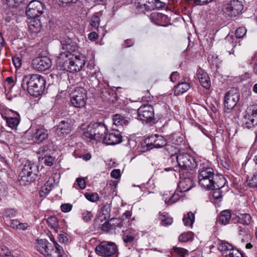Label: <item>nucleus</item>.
<instances>
[{
    "label": "nucleus",
    "mask_w": 257,
    "mask_h": 257,
    "mask_svg": "<svg viewBox=\"0 0 257 257\" xmlns=\"http://www.w3.org/2000/svg\"><path fill=\"white\" fill-rule=\"evenodd\" d=\"M178 155H171L170 156V158L168 159V163H171L172 165V168L173 169V170L175 171V166H178Z\"/></svg>",
    "instance_id": "nucleus-44"
},
{
    "label": "nucleus",
    "mask_w": 257,
    "mask_h": 257,
    "mask_svg": "<svg viewBox=\"0 0 257 257\" xmlns=\"http://www.w3.org/2000/svg\"><path fill=\"white\" fill-rule=\"evenodd\" d=\"M62 45L63 49L66 50V52L61 53L59 56V59L64 60L63 64H74V62L73 61V55L71 53V52L74 51L75 47L71 45L72 41L70 39H68L65 41H62Z\"/></svg>",
    "instance_id": "nucleus-13"
},
{
    "label": "nucleus",
    "mask_w": 257,
    "mask_h": 257,
    "mask_svg": "<svg viewBox=\"0 0 257 257\" xmlns=\"http://www.w3.org/2000/svg\"><path fill=\"white\" fill-rule=\"evenodd\" d=\"M101 210L105 218H109L110 217V213L111 211V207L110 204H106L104 205L102 208Z\"/></svg>",
    "instance_id": "nucleus-47"
},
{
    "label": "nucleus",
    "mask_w": 257,
    "mask_h": 257,
    "mask_svg": "<svg viewBox=\"0 0 257 257\" xmlns=\"http://www.w3.org/2000/svg\"><path fill=\"white\" fill-rule=\"evenodd\" d=\"M208 61L210 64H219L222 62L219 56L214 53L208 55Z\"/></svg>",
    "instance_id": "nucleus-36"
},
{
    "label": "nucleus",
    "mask_w": 257,
    "mask_h": 257,
    "mask_svg": "<svg viewBox=\"0 0 257 257\" xmlns=\"http://www.w3.org/2000/svg\"><path fill=\"white\" fill-rule=\"evenodd\" d=\"M251 217L249 214H241L238 216V222L243 225H248L250 223Z\"/></svg>",
    "instance_id": "nucleus-33"
},
{
    "label": "nucleus",
    "mask_w": 257,
    "mask_h": 257,
    "mask_svg": "<svg viewBox=\"0 0 257 257\" xmlns=\"http://www.w3.org/2000/svg\"><path fill=\"white\" fill-rule=\"evenodd\" d=\"M87 99L86 90L82 87H77L72 93L70 102L73 107L82 108L85 106Z\"/></svg>",
    "instance_id": "nucleus-7"
},
{
    "label": "nucleus",
    "mask_w": 257,
    "mask_h": 257,
    "mask_svg": "<svg viewBox=\"0 0 257 257\" xmlns=\"http://www.w3.org/2000/svg\"><path fill=\"white\" fill-rule=\"evenodd\" d=\"M17 213V210L14 209H7L5 210V216L6 217L12 218L16 215Z\"/></svg>",
    "instance_id": "nucleus-54"
},
{
    "label": "nucleus",
    "mask_w": 257,
    "mask_h": 257,
    "mask_svg": "<svg viewBox=\"0 0 257 257\" xmlns=\"http://www.w3.org/2000/svg\"><path fill=\"white\" fill-rule=\"evenodd\" d=\"M210 190H213L212 196L216 200L221 199L223 196V193L228 190V186L224 185L222 186H218L215 184L214 187H213Z\"/></svg>",
    "instance_id": "nucleus-24"
},
{
    "label": "nucleus",
    "mask_w": 257,
    "mask_h": 257,
    "mask_svg": "<svg viewBox=\"0 0 257 257\" xmlns=\"http://www.w3.org/2000/svg\"><path fill=\"white\" fill-rule=\"evenodd\" d=\"M190 88L189 83L186 82H179L174 87V94L175 95H180L186 92Z\"/></svg>",
    "instance_id": "nucleus-25"
},
{
    "label": "nucleus",
    "mask_w": 257,
    "mask_h": 257,
    "mask_svg": "<svg viewBox=\"0 0 257 257\" xmlns=\"http://www.w3.org/2000/svg\"><path fill=\"white\" fill-rule=\"evenodd\" d=\"M178 166H175V171L192 174L195 171L197 163L195 159L188 154L180 153L178 158Z\"/></svg>",
    "instance_id": "nucleus-4"
},
{
    "label": "nucleus",
    "mask_w": 257,
    "mask_h": 257,
    "mask_svg": "<svg viewBox=\"0 0 257 257\" xmlns=\"http://www.w3.org/2000/svg\"><path fill=\"white\" fill-rule=\"evenodd\" d=\"M48 137V130L43 128L37 130L33 135V139L35 142L39 144L47 139Z\"/></svg>",
    "instance_id": "nucleus-22"
},
{
    "label": "nucleus",
    "mask_w": 257,
    "mask_h": 257,
    "mask_svg": "<svg viewBox=\"0 0 257 257\" xmlns=\"http://www.w3.org/2000/svg\"><path fill=\"white\" fill-rule=\"evenodd\" d=\"M147 145L150 149L161 148L166 145L167 141L162 136L155 135L152 136L148 139Z\"/></svg>",
    "instance_id": "nucleus-16"
},
{
    "label": "nucleus",
    "mask_w": 257,
    "mask_h": 257,
    "mask_svg": "<svg viewBox=\"0 0 257 257\" xmlns=\"http://www.w3.org/2000/svg\"><path fill=\"white\" fill-rule=\"evenodd\" d=\"M124 222L121 219L111 218L108 221V224L111 227V229H115L116 227L121 228L124 226Z\"/></svg>",
    "instance_id": "nucleus-32"
},
{
    "label": "nucleus",
    "mask_w": 257,
    "mask_h": 257,
    "mask_svg": "<svg viewBox=\"0 0 257 257\" xmlns=\"http://www.w3.org/2000/svg\"><path fill=\"white\" fill-rule=\"evenodd\" d=\"M173 250L175 253L180 257H185L186 255H188L189 254L188 250L184 248L174 246Z\"/></svg>",
    "instance_id": "nucleus-41"
},
{
    "label": "nucleus",
    "mask_w": 257,
    "mask_h": 257,
    "mask_svg": "<svg viewBox=\"0 0 257 257\" xmlns=\"http://www.w3.org/2000/svg\"><path fill=\"white\" fill-rule=\"evenodd\" d=\"M248 185L251 188H257V173L248 180Z\"/></svg>",
    "instance_id": "nucleus-50"
},
{
    "label": "nucleus",
    "mask_w": 257,
    "mask_h": 257,
    "mask_svg": "<svg viewBox=\"0 0 257 257\" xmlns=\"http://www.w3.org/2000/svg\"><path fill=\"white\" fill-rule=\"evenodd\" d=\"M77 184L81 189L85 188L86 183L84 179L79 178L76 179Z\"/></svg>",
    "instance_id": "nucleus-59"
},
{
    "label": "nucleus",
    "mask_w": 257,
    "mask_h": 257,
    "mask_svg": "<svg viewBox=\"0 0 257 257\" xmlns=\"http://www.w3.org/2000/svg\"><path fill=\"white\" fill-rule=\"evenodd\" d=\"M47 222L53 228H56L58 225V220L55 216L49 217L47 219Z\"/></svg>",
    "instance_id": "nucleus-48"
},
{
    "label": "nucleus",
    "mask_w": 257,
    "mask_h": 257,
    "mask_svg": "<svg viewBox=\"0 0 257 257\" xmlns=\"http://www.w3.org/2000/svg\"><path fill=\"white\" fill-rule=\"evenodd\" d=\"M52 187L51 186H48L47 184H44L41 188L40 191V195L41 197H44L48 194L52 190Z\"/></svg>",
    "instance_id": "nucleus-46"
},
{
    "label": "nucleus",
    "mask_w": 257,
    "mask_h": 257,
    "mask_svg": "<svg viewBox=\"0 0 257 257\" xmlns=\"http://www.w3.org/2000/svg\"><path fill=\"white\" fill-rule=\"evenodd\" d=\"M238 234L242 242H247L250 239V234L247 233L244 228H239Z\"/></svg>",
    "instance_id": "nucleus-35"
},
{
    "label": "nucleus",
    "mask_w": 257,
    "mask_h": 257,
    "mask_svg": "<svg viewBox=\"0 0 257 257\" xmlns=\"http://www.w3.org/2000/svg\"><path fill=\"white\" fill-rule=\"evenodd\" d=\"M197 76L202 86L206 89H209L211 82L208 74L203 69L199 68L197 71Z\"/></svg>",
    "instance_id": "nucleus-20"
},
{
    "label": "nucleus",
    "mask_w": 257,
    "mask_h": 257,
    "mask_svg": "<svg viewBox=\"0 0 257 257\" xmlns=\"http://www.w3.org/2000/svg\"><path fill=\"white\" fill-rule=\"evenodd\" d=\"M245 112L253 117L257 118V104L250 106Z\"/></svg>",
    "instance_id": "nucleus-43"
},
{
    "label": "nucleus",
    "mask_w": 257,
    "mask_h": 257,
    "mask_svg": "<svg viewBox=\"0 0 257 257\" xmlns=\"http://www.w3.org/2000/svg\"><path fill=\"white\" fill-rule=\"evenodd\" d=\"M165 4L159 0H138L137 9L138 11L145 13L146 11L161 9Z\"/></svg>",
    "instance_id": "nucleus-10"
},
{
    "label": "nucleus",
    "mask_w": 257,
    "mask_h": 257,
    "mask_svg": "<svg viewBox=\"0 0 257 257\" xmlns=\"http://www.w3.org/2000/svg\"><path fill=\"white\" fill-rule=\"evenodd\" d=\"M163 17H165V16L159 13H152L151 16V19L155 23H158Z\"/></svg>",
    "instance_id": "nucleus-51"
},
{
    "label": "nucleus",
    "mask_w": 257,
    "mask_h": 257,
    "mask_svg": "<svg viewBox=\"0 0 257 257\" xmlns=\"http://www.w3.org/2000/svg\"><path fill=\"white\" fill-rule=\"evenodd\" d=\"M19 221L18 219H12L10 220L9 226L15 229H17Z\"/></svg>",
    "instance_id": "nucleus-60"
},
{
    "label": "nucleus",
    "mask_w": 257,
    "mask_h": 257,
    "mask_svg": "<svg viewBox=\"0 0 257 257\" xmlns=\"http://www.w3.org/2000/svg\"><path fill=\"white\" fill-rule=\"evenodd\" d=\"M165 147L166 150L170 156L171 155H177L179 154H178L179 149L176 146L166 143V145Z\"/></svg>",
    "instance_id": "nucleus-39"
},
{
    "label": "nucleus",
    "mask_w": 257,
    "mask_h": 257,
    "mask_svg": "<svg viewBox=\"0 0 257 257\" xmlns=\"http://www.w3.org/2000/svg\"><path fill=\"white\" fill-rule=\"evenodd\" d=\"M137 113L138 119L147 123L151 122L155 119L154 108L148 103L141 105Z\"/></svg>",
    "instance_id": "nucleus-12"
},
{
    "label": "nucleus",
    "mask_w": 257,
    "mask_h": 257,
    "mask_svg": "<svg viewBox=\"0 0 257 257\" xmlns=\"http://www.w3.org/2000/svg\"><path fill=\"white\" fill-rule=\"evenodd\" d=\"M100 19L98 13H95L92 16L90 24L96 29H98L100 24Z\"/></svg>",
    "instance_id": "nucleus-37"
},
{
    "label": "nucleus",
    "mask_w": 257,
    "mask_h": 257,
    "mask_svg": "<svg viewBox=\"0 0 257 257\" xmlns=\"http://www.w3.org/2000/svg\"><path fill=\"white\" fill-rule=\"evenodd\" d=\"M72 131L71 123L68 120H62L57 126L56 129V134L60 137H65Z\"/></svg>",
    "instance_id": "nucleus-18"
},
{
    "label": "nucleus",
    "mask_w": 257,
    "mask_h": 257,
    "mask_svg": "<svg viewBox=\"0 0 257 257\" xmlns=\"http://www.w3.org/2000/svg\"><path fill=\"white\" fill-rule=\"evenodd\" d=\"M37 250L45 257H62L63 248L57 242L54 241V247L46 239L36 240Z\"/></svg>",
    "instance_id": "nucleus-3"
},
{
    "label": "nucleus",
    "mask_w": 257,
    "mask_h": 257,
    "mask_svg": "<svg viewBox=\"0 0 257 257\" xmlns=\"http://www.w3.org/2000/svg\"><path fill=\"white\" fill-rule=\"evenodd\" d=\"M239 95L230 90L227 92L224 96V105L225 110L229 113L230 111L236 106L239 100Z\"/></svg>",
    "instance_id": "nucleus-15"
},
{
    "label": "nucleus",
    "mask_w": 257,
    "mask_h": 257,
    "mask_svg": "<svg viewBox=\"0 0 257 257\" xmlns=\"http://www.w3.org/2000/svg\"><path fill=\"white\" fill-rule=\"evenodd\" d=\"M41 23L39 20L37 18L33 19V20L30 22V30L34 33H38L40 31L41 29Z\"/></svg>",
    "instance_id": "nucleus-30"
},
{
    "label": "nucleus",
    "mask_w": 257,
    "mask_h": 257,
    "mask_svg": "<svg viewBox=\"0 0 257 257\" xmlns=\"http://www.w3.org/2000/svg\"><path fill=\"white\" fill-rule=\"evenodd\" d=\"M171 143L175 146L180 145L183 141V138L178 134H173L169 137Z\"/></svg>",
    "instance_id": "nucleus-38"
},
{
    "label": "nucleus",
    "mask_w": 257,
    "mask_h": 257,
    "mask_svg": "<svg viewBox=\"0 0 257 257\" xmlns=\"http://www.w3.org/2000/svg\"><path fill=\"white\" fill-rule=\"evenodd\" d=\"M199 184L207 190L214 187L215 184L222 186L226 183V180L221 174H215L212 168L202 167L199 169L198 175Z\"/></svg>",
    "instance_id": "nucleus-1"
},
{
    "label": "nucleus",
    "mask_w": 257,
    "mask_h": 257,
    "mask_svg": "<svg viewBox=\"0 0 257 257\" xmlns=\"http://www.w3.org/2000/svg\"><path fill=\"white\" fill-rule=\"evenodd\" d=\"M72 208V205L69 203H64L61 205V211L67 213L70 212Z\"/></svg>",
    "instance_id": "nucleus-55"
},
{
    "label": "nucleus",
    "mask_w": 257,
    "mask_h": 257,
    "mask_svg": "<svg viewBox=\"0 0 257 257\" xmlns=\"http://www.w3.org/2000/svg\"><path fill=\"white\" fill-rule=\"evenodd\" d=\"M102 142L107 145H114L121 142V136L118 131L106 133L103 137Z\"/></svg>",
    "instance_id": "nucleus-17"
},
{
    "label": "nucleus",
    "mask_w": 257,
    "mask_h": 257,
    "mask_svg": "<svg viewBox=\"0 0 257 257\" xmlns=\"http://www.w3.org/2000/svg\"><path fill=\"white\" fill-rule=\"evenodd\" d=\"M180 196L178 193L175 192L171 197L168 200H165V203L168 205L172 204L176 202L180 199Z\"/></svg>",
    "instance_id": "nucleus-45"
},
{
    "label": "nucleus",
    "mask_w": 257,
    "mask_h": 257,
    "mask_svg": "<svg viewBox=\"0 0 257 257\" xmlns=\"http://www.w3.org/2000/svg\"><path fill=\"white\" fill-rule=\"evenodd\" d=\"M51 63V60L49 57L40 56L34 58L32 64H50Z\"/></svg>",
    "instance_id": "nucleus-31"
},
{
    "label": "nucleus",
    "mask_w": 257,
    "mask_h": 257,
    "mask_svg": "<svg viewBox=\"0 0 257 257\" xmlns=\"http://www.w3.org/2000/svg\"><path fill=\"white\" fill-rule=\"evenodd\" d=\"M218 249L224 257H244L241 252L233 247L232 244L224 241L219 242Z\"/></svg>",
    "instance_id": "nucleus-14"
},
{
    "label": "nucleus",
    "mask_w": 257,
    "mask_h": 257,
    "mask_svg": "<svg viewBox=\"0 0 257 257\" xmlns=\"http://www.w3.org/2000/svg\"><path fill=\"white\" fill-rule=\"evenodd\" d=\"M14 116H3V118L6 120L7 125L11 129L16 130L18 125L20 122V116L17 112H15Z\"/></svg>",
    "instance_id": "nucleus-21"
},
{
    "label": "nucleus",
    "mask_w": 257,
    "mask_h": 257,
    "mask_svg": "<svg viewBox=\"0 0 257 257\" xmlns=\"http://www.w3.org/2000/svg\"><path fill=\"white\" fill-rule=\"evenodd\" d=\"M135 236L133 235L124 234L123 240L126 243H131L134 240Z\"/></svg>",
    "instance_id": "nucleus-58"
},
{
    "label": "nucleus",
    "mask_w": 257,
    "mask_h": 257,
    "mask_svg": "<svg viewBox=\"0 0 257 257\" xmlns=\"http://www.w3.org/2000/svg\"><path fill=\"white\" fill-rule=\"evenodd\" d=\"M113 124L117 126H124L129 123V120L124 116L118 114L113 115L112 118Z\"/></svg>",
    "instance_id": "nucleus-26"
},
{
    "label": "nucleus",
    "mask_w": 257,
    "mask_h": 257,
    "mask_svg": "<svg viewBox=\"0 0 257 257\" xmlns=\"http://www.w3.org/2000/svg\"><path fill=\"white\" fill-rule=\"evenodd\" d=\"M45 84V80L43 77L40 75L33 74L31 76H24L22 86L24 88L26 86L28 92L31 95L37 97L44 91Z\"/></svg>",
    "instance_id": "nucleus-2"
},
{
    "label": "nucleus",
    "mask_w": 257,
    "mask_h": 257,
    "mask_svg": "<svg viewBox=\"0 0 257 257\" xmlns=\"http://www.w3.org/2000/svg\"><path fill=\"white\" fill-rule=\"evenodd\" d=\"M161 219L162 224L164 226L171 225L173 222V218L170 217H165V216H162Z\"/></svg>",
    "instance_id": "nucleus-57"
},
{
    "label": "nucleus",
    "mask_w": 257,
    "mask_h": 257,
    "mask_svg": "<svg viewBox=\"0 0 257 257\" xmlns=\"http://www.w3.org/2000/svg\"><path fill=\"white\" fill-rule=\"evenodd\" d=\"M107 130L105 125L102 122H91L86 129L84 130L83 137L84 139H89V141H100L105 135Z\"/></svg>",
    "instance_id": "nucleus-5"
},
{
    "label": "nucleus",
    "mask_w": 257,
    "mask_h": 257,
    "mask_svg": "<svg viewBox=\"0 0 257 257\" xmlns=\"http://www.w3.org/2000/svg\"><path fill=\"white\" fill-rule=\"evenodd\" d=\"M85 196L87 200L91 202H95L99 199L98 195L96 193H93L92 194L86 193L85 194Z\"/></svg>",
    "instance_id": "nucleus-49"
},
{
    "label": "nucleus",
    "mask_w": 257,
    "mask_h": 257,
    "mask_svg": "<svg viewBox=\"0 0 257 257\" xmlns=\"http://www.w3.org/2000/svg\"><path fill=\"white\" fill-rule=\"evenodd\" d=\"M194 233L191 231L181 234L179 237V240L181 242H185L193 240Z\"/></svg>",
    "instance_id": "nucleus-34"
},
{
    "label": "nucleus",
    "mask_w": 257,
    "mask_h": 257,
    "mask_svg": "<svg viewBox=\"0 0 257 257\" xmlns=\"http://www.w3.org/2000/svg\"><path fill=\"white\" fill-rule=\"evenodd\" d=\"M29 225L27 223L19 222L17 229L25 230L29 228Z\"/></svg>",
    "instance_id": "nucleus-62"
},
{
    "label": "nucleus",
    "mask_w": 257,
    "mask_h": 257,
    "mask_svg": "<svg viewBox=\"0 0 257 257\" xmlns=\"http://www.w3.org/2000/svg\"><path fill=\"white\" fill-rule=\"evenodd\" d=\"M194 181L190 176L182 178L179 181L178 187L180 192H185L190 190L194 186Z\"/></svg>",
    "instance_id": "nucleus-19"
},
{
    "label": "nucleus",
    "mask_w": 257,
    "mask_h": 257,
    "mask_svg": "<svg viewBox=\"0 0 257 257\" xmlns=\"http://www.w3.org/2000/svg\"><path fill=\"white\" fill-rule=\"evenodd\" d=\"M211 0H194V3L196 5H206L210 3Z\"/></svg>",
    "instance_id": "nucleus-63"
},
{
    "label": "nucleus",
    "mask_w": 257,
    "mask_h": 257,
    "mask_svg": "<svg viewBox=\"0 0 257 257\" xmlns=\"http://www.w3.org/2000/svg\"><path fill=\"white\" fill-rule=\"evenodd\" d=\"M243 9L242 3L238 0H230L224 4L223 15L226 18L236 17L239 15Z\"/></svg>",
    "instance_id": "nucleus-8"
},
{
    "label": "nucleus",
    "mask_w": 257,
    "mask_h": 257,
    "mask_svg": "<svg viewBox=\"0 0 257 257\" xmlns=\"http://www.w3.org/2000/svg\"><path fill=\"white\" fill-rule=\"evenodd\" d=\"M34 68L40 72H44L46 73L49 71V65H34Z\"/></svg>",
    "instance_id": "nucleus-56"
},
{
    "label": "nucleus",
    "mask_w": 257,
    "mask_h": 257,
    "mask_svg": "<svg viewBox=\"0 0 257 257\" xmlns=\"http://www.w3.org/2000/svg\"><path fill=\"white\" fill-rule=\"evenodd\" d=\"M120 172L119 169H114L111 172V176L115 179H118L120 177Z\"/></svg>",
    "instance_id": "nucleus-64"
},
{
    "label": "nucleus",
    "mask_w": 257,
    "mask_h": 257,
    "mask_svg": "<svg viewBox=\"0 0 257 257\" xmlns=\"http://www.w3.org/2000/svg\"><path fill=\"white\" fill-rule=\"evenodd\" d=\"M257 124V118L253 117L245 112L243 119V126L247 129H252Z\"/></svg>",
    "instance_id": "nucleus-23"
},
{
    "label": "nucleus",
    "mask_w": 257,
    "mask_h": 257,
    "mask_svg": "<svg viewBox=\"0 0 257 257\" xmlns=\"http://www.w3.org/2000/svg\"><path fill=\"white\" fill-rule=\"evenodd\" d=\"M246 29L244 27H239L235 31V35L237 38H242L246 34Z\"/></svg>",
    "instance_id": "nucleus-42"
},
{
    "label": "nucleus",
    "mask_w": 257,
    "mask_h": 257,
    "mask_svg": "<svg viewBox=\"0 0 257 257\" xmlns=\"http://www.w3.org/2000/svg\"><path fill=\"white\" fill-rule=\"evenodd\" d=\"M39 153L41 154L42 156L48 155L51 154V151L48 146H43L39 149Z\"/></svg>",
    "instance_id": "nucleus-52"
},
{
    "label": "nucleus",
    "mask_w": 257,
    "mask_h": 257,
    "mask_svg": "<svg viewBox=\"0 0 257 257\" xmlns=\"http://www.w3.org/2000/svg\"><path fill=\"white\" fill-rule=\"evenodd\" d=\"M45 5L39 1H32L27 6L26 15L31 19H35L44 12Z\"/></svg>",
    "instance_id": "nucleus-11"
},
{
    "label": "nucleus",
    "mask_w": 257,
    "mask_h": 257,
    "mask_svg": "<svg viewBox=\"0 0 257 257\" xmlns=\"http://www.w3.org/2000/svg\"><path fill=\"white\" fill-rule=\"evenodd\" d=\"M179 78V74L177 72H173L171 73L170 79V80L173 82H176Z\"/></svg>",
    "instance_id": "nucleus-61"
},
{
    "label": "nucleus",
    "mask_w": 257,
    "mask_h": 257,
    "mask_svg": "<svg viewBox=\"0 0 257 257\" xmlns=\"http://www.w3.org/2000/svg\"><path fill=\"white\" fill-rule=\"evenodd\" d=\"M80 214L82 220L86 222L90 221L93 217V215L90 211L84 209L81 210Z\"/></svg>",
    "instance_id": "nucleus-40"
},
{
    "label": "nucleus",
    "mask_w": 257,
    "mask_h": 257,
    "mask_svg": "<svg viewBox=\"0 0 257 257\" xmlns=\"http://www.w3.org/2000/svg\"><path fill=\"white\" fill-rule=\"evenodd\" d=\"M82 65H57V69L59 70H66L68 72L74 73L81 70Z\"/></svg>",
    "instance_id": "nucleus-28"
},
{
    "label": "nucleus",
    "mask_w": 257,
    "mask_h": 257,
    "mask_svg": "<svg viewBox=\"0 0 257 257\" xmlns=\"http://www.w3.org/2000/svg\"><path fill=\"white\" fill-rule=\"evenodd\" d=\"M194 220L195 215L191 211L188 212L186 214H185L183 218V221L184 225L190 227L191 228H192Z\"/></svg>",
    "instance_id": "nucleus-27"
},
{
    "label": "nucleus",
    "mask_w": 257,
    "mask_h": 257,
    "mask_svg": "<svg viewBox=\"0 0 257 257\" xmlns=\"http://www.w3.org/2000/svg\"><path fill=\"white\" fill-rule=\"evenodd\" d=\"M117 251L116 244L112 242L104 241L95 248L96 253L103 257H110L115 254Z\"/></svg>",
    "instance_id": "nucleus-9"
},
{
    "label": "nucleus",
    "mask_w": 257,
    "mask_h": 257,
    "mask_svg": "<svg viewBox=\"0 0 257 257\" xmlns=\"http://www.w3.org/2000/svg\"><path fill=\"white\" fill-rule=\"evenodd\" d=\"M38 168L36 164L27 162L19 174V181L21 185H26L33 182L36 178Z\"/></svg>",
    "instance_id": "nucleus-6"
},
{
    "label": "nucleus",
    "mask_w": 257,
    "mask_h": 257,
    "mask_svg": "<svg viewBox=\"0 0 257 257\" xmlns=\"http://www.w3.org/2000/svg\"><path fill=\"white\" fill-rule=\"evenodd\" d=\"M231 216V213L229 211L224 210L220 213L218 222L222 224L226 225L229 223Z\"/></svg>",
    "instance_id": "nucleus-29"
},
{
    "label": "nucleus",
    "mask_w": 257,
    "mask_h": 257,
    "mask_svg": "<svg viewBox=\"0 0 257 257\" xmlns=\"http://www.w3.org/2000/svg\"><path fill=\"white\" fill-rule=\"evenodd\" d=\"M43 159H44V163L46 165L51 166L53 164L54 158L51 155H45L43 157Z\"/></svg>",
    "instance_id": "nucleus-53"
}]
</instances>
